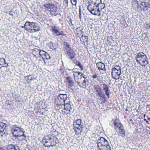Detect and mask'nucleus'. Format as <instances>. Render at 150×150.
Masks as SVG:
<instances>
[{
	"mask_svg": "<svg viewBox=\"0 0 150 150\" xmlns=\"http://www.w3.org/2000/svg\"><path fill=\"white\" fill-rule=\"evenodd\" d=\"M57 139L56 137L53 136H45L42 139L43 143H45L43 145L47 147L55 146L57 144Z\"/></svg>",
	"mask_w": 150,
	"mask_h": 150,
	"instance_id": "nucleus-1",
	"label": "nucleus"
},
{
	"mask_svg": "<svg viewBox=\"0 0 150 150\" xmlns=\"http://www.w3.org/2000/svg\"><path fill=\"white\" fill-rule=\"evenodd\" d=\"M135 58L137 63L142 66L145 67L148 63L147 57L143 52L138 53Z\"/></svg>",
	"mask_w": 150,
	"mask_h": 150,
	"instance_id": "nucleus-2",
	"label": "nucleus"
},
{
	"mask_svg": "<svg viewBox=\"0 0 150 150\" xmlns=\"http://www.w3.org/2000/svg\"><path fill=\"white\" fill-rule=\"evenodd\" d=\"M121 68L119 66H117L116 67L112 68L111 74L113 78L115 79H118L121 74Z\"/></svg>",
	"mask_w": 150,
	"mask_h": 150,
	"instance_id": "nucleus-3",
	"label": "nucleus"
},
{
	"mask_svg": "<svg viewBox=\"0 0 150 150\" xmlns=\"http://www.w3.org/2000/svg\"><path fill=\"white\" fill-rule=\"evenodd\" d=\"M79 76L74 80L75 82L81 87H83L84 86H86L87 80L83 75Z\"/></svg>",
	"mask_w": 150,
	"mask_h": 150,
	"instance_id": "nucleus-4",
	"label": "nucleus"
},
{
	"mask_svg": "<svg viewBox=\"0 0 150 150\" xmlns=\"http://www.w3.org/2000/svg\"><path fill=\"white\" fill-rule=\"evenodd\" d=\"M43 6L46 10L50 9L51 14L53 15L56 13L57 8L54 4L52 3H48L44 4Z\"/></svg>",
	"mask_w": 150,
	"mask_h": 150,
	"instance_id": "nucleus-5",
	"label": "nucleus"
},
{
	"mask_svg": "<svg viewBox=\"0 0 150 150\" xmlns=\"http://www.w3.org/2000/svg\"><path fill=\"white\" fill-rule=\"evenodd\" d=\"M97 2H95V0H90L88 1V5L87 6V9L92 14L95 13V10L96 9V8H95L94 6L96 7Z\"/></svg>",
	"mask_w": 150,
	"mask_h": 150,
	"instance_id": "nucleus-6",
	"label": "nucleus"
},
{
	"mask_svg": "<svg viewBox=\"0 0 150 150\" xmlns=\"http://www.w3.org/2000/svg\"><path fill=\"white\" fill-rule=\"evenodd\" d=\"M8 127L6 124L2 122H0V134L3 136L7 134L8 132Z\"/></svg>",
	"mask_w": 150,
	"mask_h": 150,
	"instance_id": "nucleus-7",
	"label": "nucleus"
},
{
	"mask_svg": "<svg viewBox=\"0 0 150 150\" xmlns=\"http://www.w3.org/2000/svg\"><path fill=\"white\" fill-rule=\"evenodd\" d=\"M22 129H23L22 128L21 129L17 127L16 125H15L13 126L11 130L12 134L15 137L18 136L19 134L23 133V131Z\"/></svg>",
	"mask_w": 150,
	"mask_h": 150,
	"instance_id": "nucleus-8",
	"label": "nucleus"
},
{
	"mask_svg": "<svg viewBox=\"0 0 150 150\" xmlns=\"http://www.w3.org/2000/svg\"><path fill=\"white\" fill-rule=\"evenodd\" d=\"M97 147L99 149L105 145H106L108 143L107 141L103 137H100V138L98 139L97 141Z\"/></svg>",
	"mask_w": 150,
	"mask_h": 150,
	"instance_id": "nucleus-9",
	"label": "nucleus"
},
{
	"mask_svg": "<svg viewBox=\"0 0 150 150\" xmlns=\"http://www.w3.org/2000/svg\"><path fill=\"white\" fill-rule=\"evenodd\" d=\"M31 29L30 32L32 33L36 31H39L40 30V28L38 24L36 23H35L32 22Z\"/></svg>",
	"mask_w": 150,
	"mask_h": 150,
	"instance_id": "nucleus-10",
	"label": "nucleus"
},
{
	"mask_svg": "<svg viewBox=\"0 0 150 150\" xmlns=\"http://www.w3.org/2000/svg\"><path fill=\"white\" fill-rule=\"evenodd\" d=\"M94 90L95 93L98 96L100 95L103 92L100 86L98 85H95L94 86Z\"/></svg>",
	"mask_w": 150,
	"mask_h": 150,
	"instance_id": "nucleus-11",
	"label": "nucleus"
},
{
	"mask_svg": "<svg viewBox=\"0 0 150 150\" xmlns=\"http://www.w3.org/2000/svg\"><path fill=\"white\" fill-rule=\"evenodd\" d=\"M76 55V53L73 49L68 50L67 53V56L70 59L74 58Z\"/></svg>",
	"mask_w": 150,
	"mask_h": 150,
	"instance_id": "nucleus-12",
	"label": "nucleus"
},
{
	"mask_svg": "<svg viewBox=\"0 0 150 150\" xmlns=\"http://www.w3.org/2000/svg\"><path fill=\"white\" fill-rule=\"evenodd\" d=\"M113 123L114 125L115 129H116V128L118 129L122 128L123 126L120 121L118 119H116L113 121Z\"/></svg>",
	"mask_w": 150,
	"mask_h": 150,
	"instance_id": "nucleus-13",
	"label": "nucleus"
},
{
	"mask_svg": "<svg viewBox=\"0 0 150 150\" xmlns=\"http://www.w3.org/2000/svg\"><path fill=\"white\" fill-rule=\"evenodd\" d=\"M32 22L27 21L24 24V27L25 30H27L28 31H30L31 29L32 26H31L32 24Z\"/></svg>",
	"mask_w": 150,
	"mask_h": 150,
	"instance_id": "nucleus-14",
	"label": "nucleus"
},
{
	"mask_svg": "<svg viewBox=\"0 0 150 150\" xmlns=\"http://www.w3.org/2000/svg\"><path fill=\"white\" fill-rule=\"evenodd\" d=\"M96 66L98 67V69L99 70H102L105 71L106 69L104 64L101 62H99L96 63Z\"/></svg>",
	"mask_w": 150,
	"mask_h": 150,
	"instance_id": "nucleus-15",
	"label": "nucleus"
},
{
	"mask_svg": "<svg viewBox=\"0 0 150 150\" xmlns=\"http://www.w3.org/2000/svg\"><path fill=\"white\" fill-rule=\"evenodd\" d=\"M71 105L68 103L65 104L64 105V109L66 110L65 113L68 114L70 113Z\"/></svg>",
	"mask_w": 150,
	"mask_h": 150,
	"instance_id": "nucleus-16",
	"label": "nucleus"
},
{
	"mask_svg": "<svg viewBox=\"0 0 150 150\" xmlns=\"http://www.w3.org/2000/svg\"><path fill=\"white\" fill-rule=\"evenodd\" d=\"M141 4L145 8L147 7L149 8L150 5V0H148L147 2L144 1H142L141 2Z\"/></svg>",
	"mask_w": 150,
	"mask_h": 150,
	"instance_id": "nucleus-17",
	"label": "nucleus"
},
{
	"mask_svg": "<svg viewBox=\"0 0 150 150\" xmlns=\"http://www.w3.org/2000/svg\"><path fill=\"white\" fill-rule=\"evenodd\" d=\"M73 72L74 80L76 78L80 77L79 76H82L83 75V73L81 72L73 71Z\"/></svg>",
	"mask_w": 150,
	"mask_h": 150,
	"instance_id": "nucleus-18",
	"label": "nucleus"
},
{
	"mask_svg": "<svg viewBox=\"0 0 150 150\" xmlns=\"http://www.w3.org/2000/svg\"><path fill=\"white\" fill-rule=\"evenodd\" d=\"M26 136L24 134L23 132V134H19L18 136L16 137V138L17 139L19 140L22 141L24 140L25 139Z\"/></svg>",
	"mask_w": 150,
	"mask_h": 150,
	"instance_id": "nucleus-19",
	"label": "nucleus"
},
{
	"mask_svg": "<svg viewBox=\"0 0 150 150\" xmlns=\"http://www.w3.org/2000/svg\"><path fill=\"white\" fill-rule=\"evenodd\" d=\"M68 82V85L70 87H72L74 85V81L72 78L70 77H67L66 78Z\"/></svg>",
	"mask_w": 150,
	"mask_h": 150,
	"instance_id": "nucleus-20",
	"label": "nucleus"
},
{
	"mask_svg": "<svg viewBox=\"0 0 150 150\" xmlns=\"http://www.w3.org/2000/svg\"><path fill=\"white\" fill-rule=\"evenodd\" d=\"M64 48L67 50V51L68 50L72 49L71 47V45H69V43L66 42H64Z\"/></svg>",
	"mask_w": 150,
	"mask_h": 150,
	"instance_id": "nucleus-21",
	"label": "nucleus"
},
{
	"mask_svg": "<svg viewBox=\"0 0 150 150\" xmlns=\"http://www.w3.org/2000/svg\"><path fill=\"white\" fill-rule=\"evenodd\" d=\"M119 129V132L118 133V135L122 137H124L125 135V131L123 129V127Z\"/></svg>",
	"mask_w": 150,
	"mask_h": 150,
	"instance_id": "nucleus-22",
	"label": "nucleus"
},
{
	"mask_svg": "<svg viewBox=\"0 0 150 150\" xmlns=\"http://www.w3.org/2000/svg\"><path fill=\"white\" fill-rule=\"evenodd\" d=\"M52 31L54 32L53 34H55L56 35V36L59 35L60 31L59 30L56 28L55 27H53L52 28Z\"/></svg>",
	"mask_w": 150,
	"mask_h": 150,
	"instance_id": "nucleus-23",
	"label": "nucleus"
},
{
	"mask_svg": "<svg viewBox=\"0 0 150 150\" xmlns=\"http://www.w3.org/2000/svg\"><path fill=\"white\" fill-rule=\"evenodd\" d=\"M100 150H111L110 146L108 144L105 145L101 148H99Z\"/></svg>",
	"mask_w": 150,
	"mask_h": 150,
	"instance_id": "nucleus-24",
	"label": "nucleus"
},
{
	"mask_svg": "<svg viewBox=\"0 0 150 150\" xmlns=\"http://www.w3.org/2000/svg\"><path fill=\"white\" fill-rule=\"evenodd\" d=\"M58 99L60 98L64 102L67 98V95L66 94H60L58 96Z\"/></svg>",
	"mask_w": 150,
	"mask_h": 150,
	"instance_id": "nucleus-25",
	"label": "nucleus"
},
{
	"mask_svg": "<svg viewBox=\"0 0 150 150\" xmlns=\"http://www.w3.org/2000/svg\"><path fill=\"white\" fill-rule=\"evenodd\" d=\"M80 40L83 42H87L88 40V37L87 36L83 35H82L81 37L80 38Z\"/></svg>",
	"mask_w": 150,
	"mask_h": 150,
	"instance_id": "nucleus-26",
	"label": "nucleus"
},
{
	"mask_svg": "<svg viewBox=\"0 0 150 150\" xmlns=\"http://www.w3.org/2000/svg\"><path fill=\"white\" fill-rule=\"evenodd\" d=\"M103 89L105 91L106 95L107 96L108 98H109V94L110 92L109 90V87L103 88Z\"/></svg>",
	"mask_w": 150,
	"mask_h": 150,
	"instance_id": "nucleus-27",
	"label": "nucleus"
},
{
	"mask_svg": "<svg viewBox=\"0 0 150 150\" xmlns=\"http://www.w3.org/2000/svg\"><path fill=\"white\" fill-rule=\"evenodd\" d=\"M99 6H100L101 8V10L104 9L105 7V4L102 3L101 2H97V4L96 5V7L97 8Z\"/></svg>",
	"mask_w": 150,
	"mask_h": 150,
	"instance_id": "nucleus-28",
	"label": "nucleus"
},
{
	"mask_svg": "<svg viewBox=\"0 0 150 150\" xmlns=\"http://www.w3.org/2000/svg\"><path fill=\"white\" fill-rule=\"evenodd\" d=\"M74 131L75 132V133L76 134H79V133H80L82 132L83 129L82 128H79V127H77L76 128H74Z\"/></svg>",
	"mask_w": 150,
	"mask_h": 150,
	"instance_id": "nucleus-29",
	"label": "nucleus"
},
{
	"mask_svg": "<svg viewBox=\"0 0 150 150\" xmlns=\"http://www.w3.org/2000/svg\"><path fill=\"white\" fill-rule=\"evenodd\" d=\"M36 50H37L38 52V53L40 56H42L44 57V56L45 54L46 53V52H45L44 51L40 50L38 49H37Z\"/></svg>",
	"mask_w": 150,
	"mask_h": 150,
	"instance_id": "nucleus-30",
	"label": "nucleus"
},
{
	"mask_svg": "<svg viewBox=\"0 0 150 150\" xmlns=\"http://www.w3.org/2000/svg\"><path fill=\"white\" fill-rule=\"evenodd\" d=\"M95 13L93 14V15H97L98 16H100V11L99 10V8L98 9L95 10Z\"/></svg>",
	"mask_w": 150,
	"mask_h": 150,
	"instance_id": "nucleus-31",
	"label": "nucleus"
},
{
	"mask_svg": "<svg viewBox=\"0 0 150 150\" xmlns=\"http://www.w3.org/2000/svg\"><path fill=\"white\" fill-rule=\"evenodd\" d=\"M73 125L74 126V128H76L78 127H80L81 128H82L83 126V125H82V124H78L76 123L74 124Z\"/></svg>",
	"mask_w": 150,
	"mask_h": 150,
	"instance_id": "nucleus-32",
	"label": "nucleus"
},
{
	"mask_svg": "<svg viewBox=\"0 0 150 150\" xmlns=\"http://www.w3.org/2000/svg\"><path fill=\"white\" fill-rule=\"evenodd\" d=\"M45 57L46 59L47 60L49 59L50 58V56L46 52L44 57L42 56V58L43 59H44Z\"/></svg>",
	"mask_w": 150,
	"mask_h": 150,
	"instance_id": "nucleus-33",
	"label": "nucleus"
},
{
	"mask_svg": "<svg viewBox=\"0 0 150 150\" xmlns=\"http://www.w3.org/2000/svg\"><path fill=\"white\" fill-rule=\"evenodd\" d=\"M5 59L3 58H0V65H3L4 64Z\"/></svg>",
	"mask_w": 150,
	"mask_h": 150,
	"instance_id": "nucleus-34",
	"label": "nucleus"
},
{
	"mask_svg": "<svg viewBox=\"0 0 150 150\" xmlns=\"http://www.w3.org/2000/svg\"><path fill=\"white\" fill-rule=\"evenodd\" d=\"M133 4H134L136 6H137L138 8H141V7H140L138 6V2L137 0H135L133 1Z\"/></svg>",
	"mask_w": 150,
	"mask_h": 150,
	"instance_id": "nucleus-35",
	"label": "nucleus"
},
{
	"mask_svg": "<svg viewBox=\"0 0 150 150\" xmlns=\"http://www.w3.org/2000/svg\"><path fill=\"white\" fill-rule=\"evenodd\" d=\"M77 33V35L78 36V37H80V35H82L83 34V32L82 31H81L80 32H76Z\"/></svg>",
	"mask_w": 150,
	"mask_h": 150,
	"instance_id": "nucleus-36",
	"label": "nucleus"
},
{
	"mask_svg": "<svg viewBox=\"0 0 150 150\" xmlns=\"http://www.w3.org/2000/svg\"><path fill=\"white\" fill-rule=\"evenodd\" d=\"M99 96L104 99H106V96L104 93H103V92H102V93L100 94V95H99Z\"/></svg>",
	"mask_w": 150,
	"mask_h": 150,
	"instance_id": "nucleus-37",
	"label": "nucleus"
},
{
	"mask_svg": "<svg viewBox=\"0 0 150 150\" xmlns=\"http://www.w3.org/2000/svg\"><path fill=\"white\" fill-rule=\"evenodd\" d=\"M82 28L81 27H79V28H77L76 31V32H79L82 31Z\"/></svg>",
	"mask_w": 150,
	"mask_h": 150,
	"instance_id": "nucleus-38",
	"label": "nucleus"
},
{
	"mask_svg": "<svg viewBox=\"0 0 150 150\" xmlns=\"http://www.w3.org/2000/svg\"><path fill=\"white\" fill-rule=\"evenodd\" d=\"M77 65L79 67V68L81 69V70H83V68L82 67L81 64L79 62V63H78V64Z\"/></svg>",
	"mask_w": 150,
	"mask_h": 150,
	"instance_id": "nucleus-39",
	"label": "nucleus"
},
{
	"mask_svg": "<svg viewBox=\"0 0 150 150\" xmlns=\"http://www.w3.org/2000/svg\"><path fill=\"white\" fill-rule=\"evenodd\" d=\"M76 122L75 123L78 124H81V119H78L76 120Z\"/></svg>",
	"mask_w": 150,
	"mask_h": 150,
	"instance_id": "nucleus-40",
	"label": "nucleus"
},
{
	"mask_svg": "<svg viewBox=\"0 0 150 150\" xmlns=\"http://www.w3.org/2000/svg\"><path fill=\"white\" fill-rule=\"evenodd\" d=\"M63 35V36H66V34L64 33H63V32L62 31H61L60 32L59 35Z\"/></svg>",
	"mask_w": 150,
	"mask_h": 150,
	"instance_id": "nucleus-41",
	"label": "nucleus"
},
{
	"mask_svg": "<svg viewBox=\"0 0 150 150\" xmlns=\"http://www.w3.org/2000/svg\"><path fill=\"white\" fill-rule=\"evenodd\" d=\"M32 80H34V79H33V77H31V78L30 79V81H28V82L29 83H31V81Z\"/></svg>",
	"mask_w": 150,
	"mask_h": 150,
	"instance_id": "nucleus-42",
	"label": "nucleus"
},
{
	"mask_svg": "<svg viewBox=\"0 0 150 150\" xmlns=\"http://www.w3.org/2000/svg\"><path fill=\"white\" fill-rule=\"evenodd\" d=\"M97 77V76L96 74H95L92 76V77L93 79H96Z\"/></svg>",
	"mask_w": 150,
	"mask_h": 150,
	"instance_id": "nucleus-43",
	"label": "nucleus"
},
{
	"mask_svg": "<svg viewBox=\"0 0 150 150\" xmlns=\"http://www.w3.org/2000/svg\"><path fill=\"white\" fill-rule=\"evenodd\" d=\"M71 3L73 5H74L76 6V2L73 1L72 2H71Z\"/></svg>",
	"mask_w": 150,
	"mask_h": 150,
	"instance_id": "nucleus-44",
	"label": "nucleus"
},
{
	"mask_svg": "<svg viewBox=\"0 0 150 150\" xmlns=\"http://www.w3.org/2000/svg\"><path fill=\"white\" fill-rule=\"evenodd\" d=\"M37 49H35V50L33 51L34 53H37L38 54V52L37 51V50H37Z\"/></svg>",
	"mask_w": 150,
	"mask_h": 150,
	"instance_id": "nucleus-45",
	"label": "nucleus"
},
{
	"mask_svg": "<svg viewBox=\"0 0 150 150\" xmlns=\"http://www.w3.org/2000/svg\"><path fill=\"white\" fill-rule=\"evenodd\" d=\"M26 76L28 77V79H27L28 81H30V77H31V76L29 75L28 76Z\"/></svg>",
	"mask_w": 150,
	"mask_h": 150,
	"instance_id": "nucleus-46",
	"label": "nucleus"
},
{
	"mask_svg": "<svg viewBox=\"0 0 150 150\" xmlns=\"http://www.w3.org/2000/svg\"><path fill=\"white\" fill-rule=\"evenodd\" d=\"M103 86H105V87H103V88H106L108 87V86L105 84V83H104L103 84Z\"/></svg>",
	"mask_w": 150,
	"mask_h": 150,
	"instance_id": "nucleus-47",
	"label": "nucleus"
},
{
	"mask_svg": "<svg viewBox=\"0 0 150 150\" xmlns=\"http://www.w3.org/2000/svg\"><path fill=\"white\" fill-rule=\"evenodd\" d=\"M102 0H95V2H101Z\"/></svg>",
	"mask_w": 150,
	"mask_h": 150,
	"instance_id": "nucleus-48",
	"label": "nucleus"
},
{
	"mask_svg": "<svg viewBox=\"0 0 150 150\" xmlns=\"http://www.w3.org/2000/svg\"><path fill=\"white\" fill-rule=\"evenodd\" d=\"M4 64H7V65L5 66H4L5 67H7L8 66V63H7L6 62V61H5L4 62Z\"/></svg>",
	"mask_w": 150,
	"mask_h": 150,
	"instance_id": "nucleus-49",
	"label": "nucleus"
},
{
	"mask_svg": "<svg viewBox=\"0 0 150 150\" xmlns=\"http://www.w3.org/2000/svg\"><path fill=\"white\" fill-rule=\"evenodd\" d=\"M79 17L80 19V20H81V13H79Z\"/></svg>",
	"mask_w": 150,
	"mask_h": 150,
	"instance_id": "nucleus-50",
	"label": "nucleus"
},
{
	"mask_svg": "<svg viewBox=\"0 0 150 150\" xmlns=\"http://www.w3.org/2000/svg\"><path fill=\"white\" fill-rule=\"evenodd\" d=\"M79 62L77 60H76V61L74 62V63L76 64V65H77V64H78V63H79Z\"/></svg>",
	"mask_w": 150,
	"mask_h": 150,
	"instance_id": "nucleus-51",
	"label": "nucleus"
},
{
	"mask_svg": "<svg viewBox=\"0 0 150 150\" xmlns=\"http://www.w3.org/2000/svg\"><path fill=\"white\" fill-rule=\"evenodd\" d=\"M68 0H64V2L66 4H68Z\"/></svg>",
	"mask_w": 150,
	"mask_h": 150,
	"instance_id": "nucleus-52",
	"label": "nucleus"
},
{
	"mask_svg": "<svg viewBox=\"0 0 150 150\" xmlns=\"http://www.w3.org/2000/svg\"><path fill=\"white\" fill-rule=\"evenodd\" d=\"M79 13H81V10L79 8Z\"/></svg>",
	"mask_w": 150,
	"mask_h": 150,
	"instance_id": "nucleus-53",
	"label": "nucleus"
},
{
	"mask_svg": "<svg viewBox=\"0 0 150 150\" xmlns=\"http://www.w3.org/2000/svg\"><path fill=\"white\" fill-rule=\"evenodd\" d=\"M9 14L11 15V16H13V14L12 13H11V12H10V13H9Z\"/></svg>",
	"mask_w": 150,
	"mask_h": 150,
	"instance_id": "nucleus-54",
	"label": "nucleus"
},
{
	"mask_svg": "<svg viewBox=\"0 0 150 150\" xmlns=\"http://www.w3.org/2000/svg\"><path fill=\"white\" fill-rule=\"evenodd\" d=\"M144 120L146 121V122L148 123L149 122L146 119H144Z\"/></svg>",
	"mask_w": 150,
	"mask_h": 150,
	"instance_id": "nucleus-55",
	"label": "nucleus"
},
{
	"mask_svg": "<svg viewBox=\"0 0 150 150\" xmlns=\"http://www.w3.org/2000/svg\"><path fill=\"white\" fill-rule=\"evenodd\" d=\"M73 1H74V2H77V1L76 0H73Z\"/></svg>",
	"mask_w": 150,
	"mask_h": 150,
	"instance_id": "nucleus-56",
	"label": "nucleus"
},
{
	"mask_svg": "<svg viewBox=\"0 0 150 150\" xmlns=\"http://www.w3.org/2000/svg\"><path fill=\"white\" fill-rule=\"evenodd\" d=\"M105 102H106V99H105L103 101L104 103H105Z\"/></svg>",
	"mask_w": 150,
	"mask_h": 150,
	"instance_id": "nucleus-57",
	"label": "nucleus"
},
{
	"mask_svg": "<svg viewBox=\"0 0 150 150\" xmlns=\"http://www.w3.org/2000/svg\"><path fill=\"white\" fill-rule=\"evenodd\" d=\"M70 21L71 22V23H72L71 19H70Z\"/></svg>",
	"mask_w": 150,
	"mask_h": 150,
	"instance_id": "nucleus-58",
	"label": "nucleus"
},
{
	"mask_svg": "<svg viewBox=\"0 0 150 150\" xmlns=\"http://www.w3.org/2000/svg\"><path fill=\"white\" fill-rule=\"evenodd\" d=\"M148 120H150V117H148Z\"/></svg>",
	"mask_w": 150,
	"mask_h": 150,
	"instance_id": "nucleus-59",
	"label": "nucleus"
},
{
	"mask_svg": "<svg viewBox=\"0 0 150 150\" xmlns=\"http://www.w3.org/2000/svg\"><path fill=\"white\" fill-rule=\"evenodd\" d=\"M21 28H24V26H22Z\"/></svg>",
	"mask_w": 150,
	"mask_h": 150,
	"instance_id": "nucleus-60",
	"label": "nucleus"
},
{
	"mask_svg": "<svg viewBox=\"0 0 150 150\" xmlns=\"http://www.w3.org/2000/svg\"><path fill=\"white\" fill-rule=\"evenodd\" d=\"M83 81H82V82H81V83H80V84H81V83H82Z\"/></svg>",
	"mask_w": 150,
	"mask_h": 150,
	"instance_id": "nucleus-61",
	"label": "nucleus"
},
{
	"mask_svg": "<svg viewBox=\"0 0 150 150\" xmlns=\"http://www.w3.org/2000/svg\"><path fill=\"white\" fill-rule=\"evenodd\" d=\"M134 81V82H136V81L135 80Z\"/></svg>",
	"mask_w": 150,
	"mask_h": 150,
	"instance_id": "nucleus-62",
	"label": "nucleus"
},
{
	"mask_svg": "<svg viewBox=\"0 0 150 150\" xmlns=\"http://www.w3.org/2000/svg\"><path fill=\"white\" fill-rule=\"evenodd\" d=\"M149 134L150 135V132L149 133Z\"/></svg>",
	"mask_w": 150,
	"mask_h": 150,
	"instance_id": "nucleus-63",
	"label": "nucleus"
}]
</instances>
